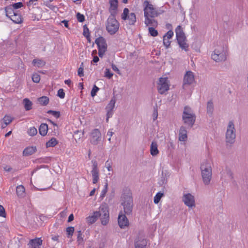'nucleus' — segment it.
<instances>
[{"label": "nucleus", "instance_id": "obj_26", "mask_svg": "<svg viewBox=\"0 0 248 248\" xmlns=\"http://www.w3.org/2000/svg\"><path fill=\"white\" fill-rule=\"evenodd\" d=\"M13 120V118L9 115H5L2 119L1 123L2 128H5L7 125L10 124Z\"/></svg>", "mask_w": 248, "mask_h": 248}, {"label": "nucleus", "instance_id": "obj_3", "mask_svg": "<svg viewBox=\"0 0 248 248\" xmlns=\"http://www.w3.org/2000/svg\"><path fill=\"white\" fill-rule=\"evenodd\" d=\"M144 17L155 18L163 13V11L160 9L155 8L154 5L148 1L144 2Z\"/></svg>", "mask_w": 248, "mask_h": 248}, {"label": "nucleus", "instance_id": "obj_19", "mask_svg": "<svg viewBox=\"0 0 248 248\" xmlns=\"http://www.w3.org/2000/svg\"><path fill=\"white\" fill-rule=\"evenodd\" d=\"M147 244V240L142 237H138L135 240V248H146Z\"/></svg>", "mask_w": 248, "mask_h": 248}, {"label": "nucleus", "instance_id": "obj_11", "mask_svg": "<svg viewBox=\"0 0 248 248\" xmlns=\"http://www.w3.org/2000/svg\"><path fill=\"white\" fill-rule=\"evenodd\" d=\"M169 80L167 78H160L157 85V90L160 94H163L169 89Z\"/></svg>", "mask_w": 248, "mask_h": 248}, {"label": "nucleus", "instance_id": "obj_45", "mask_svg": "<svg viewBox=\"0 0 248 248\" xmlns=\"http://www.w3.org/2000/svg\"><path fill=\"white\" fill-rule=\"evenodd\" d=\"M74 232V228L73 227H68L66 228V232L68 237L72 236Z\"/></svg>", "mask_w": 248, "mask_h": 248}, {"label": "nucleus", "instance_id": "obj_55", "mask_svg": "<svg viewBox=\"0 0 248 248\" xmlns=\"http://www.w3.org/2000/svg\"><path fill=\"white\" fill-rule=\"evenodd\" d=\"M0 217H6V213L5 209L2 205H0Z\"/></svg>", "mask_w": 248, "mask_h": 248}, {"label": "nucleus", "instance_id": "obj_1", "mask_svg": "<svg viewBox=\"0 0 248 248\" xmlns=\"http://www.w3.org/2000/svg\"><path fill=\"white\" fill-rule=\"evenodd\" d=\"M120 202L124 210L123 213L127 216L132 215L134 204L132 193L129 190H126L123 192Z\"/></svg>", "mask_w": 248, "mask_h": 248}, {"label": "nucleus", "instance_id": "obj_54", "mask_svg": "<svg viewBox=\"0 0 248 248\" xmlns=\"http://www.w3.org/2000/svg\"><path fill=\"white\" fill-rule=\"evenodd\" d=\"M158 117V112H157V109L156 108H154V111L153 113V121H155L156 120Z\"/></svg>", "mask_w": 248, "mask_h": 248}, {"label": "nucleus", "instance_id": "obj_25", "mask_svg": "<svg viewBox=\"0 0 248 248\" xmlns=\"http://www.w3.org/2000/svg\"><path fill=\"white\" fill-rule=\"evenodd\" d=\"M98 215L99 214L98 213L94 212L93 215L90 216L86 217V222L89 224H92L94 223L98 219Z\"/></svg>", "mask_w": 248, "mask_h": 248}, {"label": "nucleus", "instance_id": "obj_46", "mask_svg": "<svg viewBox=\"0 0 248 248\" xmlns=\"http://www.w3.org/2000/svg\"><path fill=\"white\" fill-rule=\"evenodd\" d=\"M113 74L112 73H111L110 71V70L108 68L106 69L105 73V77L108 78V79L111 78Z\"/></svg>", "mask_w": 248, "mask_h": 248}, {"label": "nucleus", "instance_id": "obj_18", "mask_svg": "<svg viewBox=\"0 0 248 248\" xmlns=\"http://www.w3.org/2000/svg\"><path fill=\"white\" fill-rule=\"evenodd\" d=\"M43 241L41 238L36 237L29 241L28 246L29 248H40L42 246Z\"/></svg>", "mask_w": 248, "mask_h": 248}, {"label": "nucleus", "instance_id": "obj_22", "mask_svg": "<svg viewBox=\"0 0 248 248\" xmlns=\"http://www.w3.org/2000/svg\"><path fill=\"white\" fill-rule=\"evenodd\" d=\"M187 130L184 126H181L179 130V140L181 141H185L187 140Z\"/></svg>", "mask_w": 248, "mask_h": 248}, {"label": "nucleus", "instance_id": "obj_28", "mask_svg": "<svg viewBox=\"0 0 248 248\" xmlns=\"http://www.w3.org/2000/svg\"><path fill=\"white\" fill-rule=\"evenodd\" d=\"M9 18L12 20L15 23L20 24L22 22V19L21 15L17 13H15L14 15H11Z\"/></svg>", "mask_w": 248, "mask_h": 248}, {"label": "nucleus", "instance_id": "obj_23", "mask_svg": "<svg viewBox=\"0 0 248 248\" xmlns=\"http://www.w3.org/2000/svg\"><path fill=\"white\" fill-rule=\"evenodd\" d=\"M145 21L144 23L146 26H150L151 27H156L158 25V22L157 20L154 19V18H151L148 17H144Z\"/></svg>", "mask_w": 248, "mask_h": 248}, {"label": "nucleus", "instance_id": "obj_50", "mask_svg": "<svg viewBox=\"0 0 248 248\" xmlns=\"http://www.w3.org/2000/svg\"><path fill=\"white\" fill-rule=\"evenodd\" d=\"M11 6L14 9H17L18 8H20L23 6V4L21 2H18L17 3H14L11 5Z\"/></svg>", "mask_w": 248, "mask_h": 248}, {"label": "nucleus", "instance_id": "obj_14", "mask_svg": "<svg viewBox=\"0 0 248 248\" xmlns=\"http://www.w3.org/2000/svg\"><path fill=\"white\" fill-rule=\"evenodd\" d=\"M93 163L91 174L93 177V183L95 184L99 179V170L98 169L97 163L96 161H92Z\"/></svg>", "mask_w": 248, "mask_h": 248}, {"label": "nucleus", "instance_id": "obj_48", "mask_svg": "<svg viewBox=\"0 0 248 248\" xmlns=\"http://www.w3.org/2000/svg\"><path fill=\"white\" fill-rule=\"evenodd\" d=\"M99 88L97 87L95 85H94L91 91V95L92 97H94L96 95V93L99 90Z\"/></svg>", "mask_w": 248, "mask_h": 248}, {"label": "nucleus", "instance_id": "obj_62", "mask_svg": "<svg viewBox=\"0 0 248 248\" xmlns=\"http://www.w3.org/2000/svg\"><path fill=\"white\" fill-rule=\"evenodd\" d=\"M99 60V58L96 56H95L93 57V62H97Z\"/></svg>", "mask_w": 248, "mask_h": 248}, {"label": "nucleus", "instance_id": "obj_56", "mask_svg": "<svg viewBox=\"0 0 248 248\" xmlns=\"http://www.w3.org/2000/svg\"><path fill=\"white\" fill-rule=\"evenodd\" d=\"M38 0H30L29 1L27 2V5L28 6H30L31 5H35L36 2H37Z\"/></svg>", "mask_w": 248, "mask_h": 248}, {"label": "nucleus", "instance_id": "obj_7", "mask_svg": "<svg viewBox=\"0 0 248 248\" xmlns=\"http://www.w3.org/2000/svg\"><path fill=\"white\" fill-rule=\"evenodd\" d=\"M95 212L98 213V217H100L102 224L103 225H107L108 222L109 218L108 208L107 204L106 203L102 204L99 207L98 211Z\"/></svg>", "mask_w": 248, "mask_h": 248}, {"label": "nucleus", "instance_id": "obj_4", "mask_svg": "<svg viewBox=\"0 0 248 248\" xmlns=\"http://www.w3.org/2000/svg\"><path fill=\"white\" fill-rule=\"evenodd\" d=\"M183 120L184 123L191 127L193 125L196 116L193 110L188 106H186L183 113Z\"/></svg>", "mask_w": 248, "mask_h": 248}, {"label": "nucleus", "instance_id": "obj_9", "mask_svg": "<svg viewBox=\"0 0 248 248\" xmlns=\"http://www.w3.org/2000/svg\"><path fill=\"white\" fill-rule=\"evenodd\" d=\"M95 43L97 46L98 49V55L102 58L107 49V45L105 39L102 36L95 39Z\"/></svg>", "mask_w": 248, "mask_h": 248}, {"label": "nucleus", "instance_id": "obj_10", "mask_svg": "<svg viewBox=\"0 0 248 248\" xmlns=\"http://www.w3.org/2000/svg\"><path fill=\"white\" fill-rule=\"evenodd\" d=\"M129 10L127 8L124 9L123 13L121 16L122 19L125 20H128V24L130 25H134L136 22V17L135 13H129Z\"/></svg>", "mask_w": 248, "mask_h": 248}, {"label": "nucleus", "instance_id": "obj_53", "mask_svg": "<svg viewBox=\"0 0 248 248\" xmlns=\"http://www.w3.org/2000/svg\"><path fill=\"white\" fill-rule=\"evenodd\" d=\"M170 44V41L169 40V39H167L165 37H163V44L167 48L169 47Z\"/></svg>", "mask_w": 248, "mask_h": 248}, {"label": "nucleus", "instance_id": "obj_13", "mask_svg": "<svg viewBox=\"0 0 248 248\" xmlns=\"http://www.w3.org/2000/svg\"><path fill=\"white\" fill-rule=\"evenodd\" d=\"M101 140V134L98 129L92 130L90 135V142L93 145H97Z\"/></svg>", "mask_w": 248, "mask_h": 248}, {"label": "nucleus", "instance_id": "obj_12", "mask_svg": "<svg viewBox=\"0 0 248 248\" xmlns=\"http://www.w3.org/2000/svg\"><path fill=\"white\" fill-rule=\"evenodd\" d=\"M195 81L194 73L191 71H187L184 75L183 87L185 89L191 85Z\"/></svg>", "mask_w": 248, "mask_h": 248}, {"label": "nucleus", "instance_id": "obj_41", "mask_svg": "<svg viewBox=\"0 0 248 248\" xmlns=\"http://www.w3.org/2000/svg\"><path fill=\"white\" fill-rule=\"evenodd\" d=\"M83 34L86 38H89V36H90L89 30L86 25L83 26Z\"/></svg>", "mask_w": 248, "mask_h": 248}, {"label": "nucleus", "instance_id": "obj_63", "mask_svg": "<svg viewBox=\"0 0 248 248\" xmlns=\"http://www.w3.org/2000/svg\"><path fill=\"white\" fill-rule=\"evenodd\" d=\"M73 219H74V216L73 214H71L68 217V221L71 222V221H73Z\"/></svg>", "mask_w": 248, "mask_h": 248}, {"label": "nucleus", "instance_id": "obj_32", "mask_svg": "<svg viewBox=\"0 0 248 248\" xmlns=\"http://www.w3.org/2000/svg\"><path fill=\"white\" fill-rule=\"evenodd\" d=\"M214 109L213 103L211 101L207 102V113L209 116L212 115Z\"/></svg>", "mask_w": 248, "mask_h": 248}, {"label": "nucleus", "instance_id": "obj_60", "mask_svg": "<svg viewBox=\"0 0 248 248\" xmlns=\"http://www.w3.org/2000/svg\"><path fill=\"white\" fill-rule=\"evenodd\" d=\"M106 165L108 171H110L112 170L111 165L110 164V163H108V161L106 162Z\"/></svg>", "mask_w": 248, "mask_h": 248}, {"label": "nucleus", "instance_id": "obj_8", "mask_svg": "<svg viewBox=\"0 0 248 248\" xmlns=\"http://www.w3.org/2000/svg\"><path fill=\"white\" fill-rule=\"evenodd\" d=\"M227 52L223 47L216 48L212 54V59L216 62L225 61L227 59Z\"/></svg>", "mask_w": 248, "mask_h": 248}, {"label": "nucleus", "instance_id": "obj_42", "mask_svg": "<svg viewBox=\"0 0 248 248\" xmlns=\"http://www.w3.org/2000/svg\"><path fill=\"white\" fill-rule=\"evenodd\" d=\"M32 80L35 83H38L40 80V75L37 73H34L32 75Z\"/></svg>", "mask_w": 248, "mask_h": 248}, {"label": "nucleus", "instance_id": "obj_5", "mask_svg": "<svg viewBox=\"0 0 248 248\" xmlns=\"http://www.w3.org/2000/svg\"><path fill=\"white\" fill-rule=\"evenodd\" d=\"M116 16L110 15L106 23V30L110 35L115 34L119 28V23L116 19Z\"/></svg>", "mask_w": 248, "mask_h": 248}, {"label": "nucleus", "instance_id": "obj_49", "mask_svg": "<svg viewBox=\"0 0 248 248\" xmlns=\"http://www.w3.org/2000/svg\"><path fill=\"white\" fill-rule=\"evenodd\" d=\"M173 35V32L171 30H169L164 36V38L170 39L172 38Z\"/></svg>", "mask_w": 248, "mask_h": 248}, {"label": "nucleus", "instance_id": "obj_59", "mask_svg": "<svg viewBox=\"0 0 248 248\" xmlns=\"http://www.w3.org/2000/svg\"><path fill=\"white\" fill-rule=\"evenodd\" d=\"M113 132L111 130H109L107 133V136H109V138L108 139V140L109 141V142H111V137L113 134Z\"/></svg>", "mask_w": 248, "mask_h": 248}, {"label": "nucleus", "instance_id": "obj_34", "mask_svg": "<svg viewBox=\"0 0 248 248\" xmlns=\"http://www.w3.org/2000/svg\"><path fill=\"white\" fill-rule=\"evenodd\" d=\"M5 11L6 13V16L9 18L11 15H14L16 13L14 11V9L11 6V5L6 7L5 8Z\"/></svg>", "mask_w": 248, "mask_h": 248}, {"label": "nucleus", "instance_id": "obj_40", "mask_svg": "<svg viewBox=\"0 0 248 248\" xmlns=\"http://www.w3.org/2000/svg\"><path fill=\"white\" fill-rule=\"evenodd\" d=\"M28 133L30 136H33L37 133V130L34 127H31L28 130Z\"/></svg>", "mask_w": 248, "mask_h": 248}, {"label": "nucleus", "instance_id": "obj_58", "mask_svg": "<svg viewBox=\"0 0 248 248\" xmlns=\"http://www.w3.org/2000/svg\"><path fill=\"white\" fill-rule=\"evenodd\" d=\"M111 67H112V69H113V71H115V72H117V73L118 74H120V70H119V69L117 68V67L116 66V65H115V64H114L113 63H112L111 64Z\"/></svg>", "mask_w": 248, "mask_h": 248}, {"label": "nucleus", "instance_id": "obj_51", "mask_svg": "<svg viewBox=\"0 0 248 248\" xmlns=\"http://www.w3.org/2000/svg\"><path fill=\"white\" fill-rule=\"evenodd\" d=\"M57 95L61 98H63L65 96V93L62 89H60L58 90Z\"/></svg>", "mask_w": 248, "mask_h": 248}, {"label": "nucleus", "instance_id": "obj_27", "mask_svg": "<svg viewBox=\"0 0 248 248\" xmlns=\"http://www.w3.org/2000/svg\"><path fill=\"white\" fill-rule=\"evenodd\" d=\"M157 147V143L155 141H152L150 146V153L153 156H156L159 153Z\"/></svg>", "mask_w": 248, "mask_h": 248}, {"label": "nucleus", "instance_id": "obj_6", "mask_svg": "<svg viewBox=\"0 0 248 248\" xmlns=\"http://www.w3.org/2000/svg\"><path fill=\"white\" fill-rule=\"evenodd\" d=\"M235 133L234 124L232 121H230L226 132V142L227 144H232L234 142L236 138Z\"/></svg>", "mask_w": 248, "mask_h": 248}, {"label": "nucleus", "instance_id": "obj_61", "mask_svg": "<svg viewBox=\"0 0 248 248\" xmlns=\"http://www.w3.org/2000/svg\"><path fill=\"white\" fill-rule=\"evenodd\" d=\"M65 84L68 85L69 87H71L72 86V81L70 79H67L64 81Z\"/></svg>", "mask_w": 248, "mask_h": 248}, {"label": "nucleus", "instance_id": "obj_38", "mask_svg": "<svg viewBox=\"0 0 248 248\" xmlns=\"http://www.w3.org/2000/svg\"><path fill=\"white\" fill-rule=\"evenodd\" d=\"M164 196L163 193L159 192L154 197V202L155 203H158L160 201L161 198Z\"/></svg>", "mask_w": 248, "mask_h": 248}, {"label": "nucleus", "instance_id": "obj_2", "mask_svg": "<svg viewBox=\"0 0 248 248\" xmlns=\"http://www.w3.org/2000/svg\"><path fill=\"white\" fill-rule=\"evenodd\" d=\"M212 163L210 160H205L201 164L200 170L203 184L209 185L212 178Z\"/></svg>", "mask_w": 248, "mask_h": 248}, {"label": "nucleus", "instance_id": "obj_17", "mask_svg": "<svg viewBox=\"0 0 248 248\" xmlns=\"http://www.w3.org/2000/svg\"><path fill=\"white\" fill-rule=\"evenodd\" d=\"M126 214L121 211L118 218V224L122 229H124L129 225V221L126 217Z\"/></svg>", "mask_w": 248, "mask_h": 248}, {"label": "nucleus", "instance_id": "obj_37", "mask_svg": "<svg viewBox=\"0 0 248 248\" xmlns=\"http://www.w3.org/2000/svg\"><path fill=\"white\" fill-rule=\"evenodd\" d=\"M180 47L186 51L188 50L189 45L187 43V40L178 43Z\"/></svg>", "mask_w": 248, "mask_h": 248}, {"label": "nucleus", "instance_id": "obj_57", "mask_svg": "<svg viewBox=\"0 0 248 248\" xmlns=\"http://www.w3.org/2000/svg\"><path fill=\"white\" fill-rule=\"evenodd\" d=\"M108 184H106L104 189L102 191L101 196L104 197L107 192Z\"/></svg>", "mask_w": 248, "mask_h": 248}, {"label": "nucleus", "instance_id": "obj_52", "mask_svg": "<svg viewBox=\"0 0 248 248\" xmlns=\"http://www.w3.org/2000/svg\"><path fill=\"white\" fill-rule=\"evenodd\" d=\"M83 241V238L82 237V233L80 231L78 232V236H77V241L78 244L81 243Z\"/></svg>", "mask_w": 248, "mask_h": 248}, {"label": "nucleus", "instance_id": "obj_39", "mask_svg": "<svg viewBox=\"0 0 248 248\" xmlns=\"http://www.w3.org/2000/svg\"><path fill=\"white\" fill-rule=\"evenodd\" d=\"M155 27H149L148 30L149 33L152 36L155 37L158 35V31L155 29Z\"/></svg>", "mask_w": 248, "mask_h": 248}, {"label": "nucleus", "instance_id": "obj_16", "mask_svg": "<svg viewBox=\"0 0 248 248\" xmlns=\"http://www.w3.org/2000/svg\"><path fill=\"white\" fill-rule=\"evenodd\" d=\"M116 103V100L114 97L111 98L109 103L106 107V110L107 111V118L106 122H108L109 118L111 117L113 115V110L114 108Z\"/></svg>", "mask_w": 248, "mask_h": 248}, {"label": "nucleus", "instance_id": "obj_29", "mask_svg": "<svg viewBox=\"0 0 248 248\" xmlns=\"http://www.w3.org/2000/svg\"><path fill=\"white\" fill-rule=\"evenodd\" d=\"M32 63L34 66L42 68L45 65L46 62L42 59H34L33 60Z\"/></svg>", "mask_w": 248, "mask_h": 248}, {"label": "nucleus", "instance_id": "obj_20", "mask_svg": "<svg viewBox=\"0 0 248 248\" xmlns=\"http://www.w3.org/2000/svg\"><path fill=\"white\" fill-rule=\"evenodd\" d=\"M175 32L178 43L186 40L185 34L181 26L179 25L177 26L175 29Z\"/></svg>", "mask_w": 248, "mask_h": 248}, {"label": "nucleus", "instance_id": "obj_33", "mask_svg": "<svg viewBox=\"0 0 248 248\" xmlns=\"http://www.w3.org/2000/svg\"><path fill=\"white\" fill-rule=\"evenodd\" d=\"M23 102L26 110L28 111L31 109L32 103L29 99L25 98L23 100Z\"/></svg>", "mask_w": 248, "mask_h": 248}, {"label": "nucleus", "instance_id": "obj_31", "mask_svg": "<svg viewBox=\"0 0 248 248\" xmlns=\"http://www.w3.org/2000/svg\"><path fill=\"white\" fill-rule=\"evenodd\" d=\"M16 191L18 197H23L25 195V187L22 185L18 186L16 187Z\"/></svg>", "mask_w": 248, "mask_h": 248}, {"label": "nucleus", "instance_id": "obj_15", "mask_svg": "<svg viewBox=\"0 0 248 248\" xmlns=\"http://www.w3.org/2000/svg\"><path fill=\"white\" fill-rule=\"evenodd\" d=\"M183 201L184 203L189 208H192L195 206L194 197L190 193L184 195Z\"/></svg>", "mask_w": 248, "mask_h": 248}, {"label": "nucleus", "instance_id": "obj_43", "mask_svg": "<svg viewBox=\"0 0 248 248\" xmlns=\"http://www.w3.org/2000/svg\"><path fill=\"white\" fill-rule=\"evenodd\" d=\"M47 113L48 114H52L54 117H55L56 118H58L60 116V111L49 110L47 112Z\"/></svg>", "mask_w": 248, "mask_h": 248}, {"label": "nucleus", "instance_id": "obj_24", "mask_svg": "<svg viewBox=\"0 0 248 248\" xmlns=\"http://www.w3.org/2000/svg\"><path fill=\"white\" fill-rule=\"evenodd\" d=\"M36 151V146L28 147L24 150L23 155L24 156L30 155L35 153Z\"/></svg>", "mask_w": 248, "mask_h": 248}, {"label": "nucleus", "instance_id": "obj_64", "mask_svg": "<svg viewBox=\"0 0 248 248\" xmlns=\"http://www.w3.org/2000/svg\"><path fill=\"white\" fill-rule=\"evenodd\" d=\"M59 237L58 235H55V236H52V239L53 241H59Z\"/></svg>", "mask_w": 248, "mask_h": 248}, {"label": "nucleus", "instance_id": "obj_44", "mask_svg": "<svg viewBox=\"0 0 248 248\" xmlns=\"http://www.w3.org/2000/svg\"><path fill=\"white\" fill-rule=\"evenodd\" d=\"M77 20L79 22H83L85 20V16L80 13H78L76 15Z\"/></svg>", "mask_w": 248, "mask_h": 248}, {"label": "nucleus", "instance_id": "obj_30", "mask_svg": "<svg viewBox=\"0 0 248 248\" xmlns=\"http://www.w3.org/2000/svg\"><path fill=\"white\" fill-rule=\"evenodd\" d=\"M48 131V125L46 124H42L39 128V132L42 136L46 135Z\"/></svg>", "mask_w": 248, "mask_h": 248}, {"label": "nucleus", "instance_id": "obj_35", "mask_svg": "<svg viewBox=\"0 0 248 248\" xmlns=\"http://www.w3.org/2000/svg\"><path fill=\"white\" fill-rule=\"evenodd\" d=\"M38 102L42 105L46 106L48 104L49 98L48 97L43 96L38 99Z\"/></svg>", "mask_w": 248, "mask_h": 248}, {"label": "nucleus", "instance_id": "obj_21", "mask_svg": "<svg viewBox=\"0 0 248 248\" xmlns=\"http://www.w3.org/2000/svg\"><path fill=\"white\" fill-rule=\"evenodd\" d=\"M109 3L110 4L109 12L110 15L116 16L118 8V0H109Z\"/></svg>", "mask_w": 248, "mask_h": 248}, {"label": "nucleus", "instance_id": "obj_47", "mask_svg": "<svg viewBox=\"0 0 248 248\" xmlns=\"http://www.w3.org/2000/svg\"><path fill=\"white\" fill-rule=\"evenodd\" d=\"M83 67H84L83 63L82 62L79 68L78 69V75L80 77H83L84 76Z\"/></svg>", "mask_w": 248, "mask_h": 248}, {"label": "nucleus", "instance_id": "obj_36", "mask_svg": "<svg viewBox=\"0 0 248 248\" xmlns=\"http://www.w3.org/2000/svg\"><path fill=\"white\" fill-rule=\"evenodd\" d=\"M58 143L57 140L55 138H51L46 143V147H54Z\"/></svg>", "mask_w": 248, "mask_h": 248}]
</instances>
